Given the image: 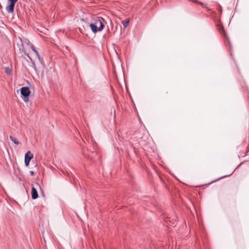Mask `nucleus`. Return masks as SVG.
I'll use <instances>...</instances> for the list:
<instances>
[{"mask_svg": "<svg viewBox=\"0 0 249 249\" xmlns=\"http://www.w3.org/2000/svg\"><path fill=\"white\" fill-rule=\"evenodd\" d=\"M90 27L92 31L95 33L98 31H102L104 29V25L100 19H98L95 21V24L91 23Z\"/></svg>", "mask_w": 249, "mask_h": 249, "instance_id": "nucleus-1", "label": "nucleus"}, {"mask_svg": "<svg viewBox=\"0 0 249 249\" xmlns=\"http://www.w3.org/2000/svg\"><path fill=\"white\" fill-rule=\"evenodd\" d=\"M20 93L23 100L27 103L29 101V96L31 94V90L27 87H23L20 89Z\"/></svg>", "mask_w": 249, "mask_h": 249, "instance_id": "nucleus-2", "label": "nucleus"}, {"mask_svg": "<svg viewBox=\"0 0 249 249\" xmlns=\"http://www.w3.org/2000/svg\"><path fill=\"white\" fill-rule=\"evenodd\" d=\"M31 195L33 199H36L38 197V193L36 189L34 187H32Z\"/></svg>", "mask_w": 249, "mask_h": 249, "instance_id": "nucleus-3", "label": "nucleus"}, {"mask_svg": "<svg viewBox=\"0 0 249 249\" xmlns=\"http://www.w3.org/2000/svg\"><path fill=\"white\" fill-rule=\"evenodd\" d=\"M33 158V154L31 153L30 151H28L25 155L24 160H27L30 161Z\"/></svg>", "mask_w": 249, "mask_h": 249, "instance_id": "nucleus-4", "label": "nucleus"}, {"mask_svg": "<svg viewBox=\"0 0 249 249\" xmlns=\"http://www.w3.org/2000/svg\"><path fill=\"white\" fill-rule=\"evenodd\" d=\"M14 7L15 6L13 4H10L9 5L6 7V9L8 13H13L14 11Z\"/></svg>", "mask_w": 249, "mask_h": 249, "instance_id": "nucleus-5", "label": "nucleus"}, {"mask_svg": "<svg viewBox=\"0 0 249 249\" xmlns=\"http://www.w3.org/2000/svg\"><path fill=\"white\" fill-rule=\"evenodd\" d=\"M30 46H31V48L32 50V51L34 52V53H35V55L40 60V57H39V54L38 53V52L35 49V47L34 46V45L32 44H30Z\"/></svg>", "mask_w": 249, "mask_h": 249, "instance_id": "nucleus-6", "label": "nucleus"}, {"mask_svg": "<svg viewBox=\"0 0 249 249\" xmlns=\"http://www.w3.org/2000/svg\"><path fill=\"white\" fill-rule=\"evenodd\" d=\"M9 138L16 145H18L19 143L18 140L13 136H10Z\"/></svg>", "mask_w": 249, "mask_h": 249, "instance_id": "nucleus-7", "label": "nucleus"}, {"mask_svg": "<svg viewBox=\"0 0 249 249\" xmlns=\"http://www.w3.org/2000/svg\"><path fill=\"white\" fill-rule=\"evenodd\" d=\"M128 22H129V20H127V21L124 20L122 21V24L124 27H126L128 25Z\"/></svg>", "mask_w": 249, "mask_h": 249, "instance_id": "nucleus-8", "label": "nucleus"}, {"mask_svg": "<svg viewBox=\"0 0 249 249\" xmlns=\"http://www.w3.org/2000/svg\"><path fill=\"white\" fill-rule=\"evenodd\" d=\"M5 72L7 74H10L11 73V70L9 68H6L5 69Z\"/></svg>", "mask_w": 249, "mask_h": 249, "instance_id": "nucleus-9", "label": "nucleus"}, {"mask_svg": "<svg viewBox=\"0 0 249 249\" xmlns=\"http://www.w3.org/2000/svg\"><path fill=\"white\" fill-rule=\"evenodd\" d=\"M30 163V161L24 160V163L26 167L29 166Z\"/></svg>", "mask_w": 249, "mask_h": 249, "instance_id": "nucleus-10", "label": "nucleus"}, {"mask_svg": "<svg viewBox=\"0 0 249 249\" xmlns=\"http://www.w3.org/2000/svg\"><path fill=\"white\" fill-rule=\"evenodd\" d=\"M10 2V4H13V5H15L16 3L14 1V0H9Z\"/></svg>", "mask_w": 249, "mask_h": 249, "instance_id": "nucleus-11", "label": "nucleus"}, {"mask_svg": "<svg viewBox=\"0 0 249 249\" xmlns=\"http://www.w3.org/2000/svg\"><path fill=\"white\" fill-rule=\"evenodd\" d=\"M30 174L31 176H34L35 175L34 172H33V171H30Z\"/></svg>", "mask_w": 249, "mask_h": 249, "instance_id": "nucleus-12", "label": "nucleus"}, {"mask_svg": "<svg viewBox=\"0 0 249 249\" xmlns=\"http://www.w3.org/2000/svg\"><path fill=\"white\" fill-rule=\"evenodd\" d=\"M26 55L28 56V57L30 59V60L32 62L33 60L32 59V58H31V57L29 56V54H27Z\"/></svg>", "mask_w": 249, "mask_h": 249, "instance_id": "nucleus-13", "label": "nucleus"}, {"mask_svg": "<svg viewBox=\"0 0 249 249\" xmlns=\"http://www.w3.org/2000/svg\"><path fill=\"white\" fill-rule=\"evenodd\" d=\"M36 185H37V186H39V187L40 188V186H39V184H38V183H36Z\"/></svg>", "mask_w": 249, "mask_h": 249, "instance_id": "nucleus-14", "label": "nucleus"}, {"mask_svg": "<svg viewBox=\"0 0 249 249\" xmlns=\"http://www.w3.org/2000/svg\"><path fill=\"white\" fill-rule=\"evenodd\" d=\"M199 4H202V3L201 2H199Z\"/></svg>", "mask_w": 249, "mask_h": 249, "instance_id": "nucleus-15", "label": "nucleus"}]
</instances>
